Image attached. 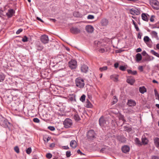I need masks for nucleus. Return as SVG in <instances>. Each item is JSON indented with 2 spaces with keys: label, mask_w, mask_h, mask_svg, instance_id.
<instances>
[{
  "label": "nucleus",
  "mask_w": 159,
  "mask_h": 159,
  "mask_svg": "<svg viewBox=\"0 0 159 159\" xmlns=\"http://www.w3.org/2000/svg\"><path fill=\"white\" fill-rule=\"evenodd\" d=\"M48 129L51 131H54L55 130V128L54 127L52 126H49L48 127Z\"/></svg>",
  "instance_id": "603ef678"
},
{
  "label": "nucleus",
  "mask_w": 159,
  "mask_h": 159,
  "mask_svg": "<svg viewBox=\"0 0 159 159\" xmlns=\"http://www.w3.org/2000/svg\"><path fill=\"white\" fill-rule=\"evenodd\" d=\"M121 150L123 152L127 153L129 152L130 150V148L128 146L125 145L122 147Z\"/></svg>",
  "instance_id": "4468645a"
},
{
  "label": "nucleus",
  "mask_w": 159,
  "mask_h": 159,
  "mask_svg": "<svg viewBox=\"0 0 159 159\" xmlns=\"http://www.w3.org/2000/svg\"><path fill=\"white\" fill-rule=\"evenodd\" d=\"M93 106L92 104L89 102V100L87 99L86 102L85 107L87 108H91Z\"/></svg>",
  "instance_id": "bb28decb"
},
{
  "label": "nucleus",
  "mask_w": 159,
  "mask_h": 159,
  "mask_svg": "<svg viewBox=\"0 0 159 159\" xmlns=\"http://www.w3.org/2000/svg\"><path fill=\"white\" fill-rule=\"evenodd\" d=\"M135 141L137 144L139 146H141L142 145V143L141 142L139 139L138 138H136L135 139Z\"/></svg>",
  "instance_id": "2f4dec72"
},
{
  "label": "nucleus",
  "mask_w": 159,
  "mask_h": 159,
  "mask_svg": "<svg viewBox=\"0 0 159 159\" xmlns=\"http://www.w3.org/2000/svg\"><path fill=\"white\" fill-rule=\"evenodd\" d=\"M94 18V16L93 15H89L87 16L88 19H92Z\"/></svg>",
  "instance_id": "3c124183"
},
{
  "label": "nucleus",
  "mask_w": 159,
  "mask_h": 159,
  "mask_svg": "<svg viewBox=\"0 0 159 159\" xmlns=\"http://www.w3.org/2000/svg\"><path fill=\"white\" fill-rule=\"evenodd\" d=\"M152 29L156 28H159V23H157L155 25H154L152 27Z\"/></svg>",
  "instance_id": "37998d69"
},
{
  "label": "nucleus",
  "mask_w": 159,
  "mask_h": 159,
  "mask_svg": "<svg viewBox=\"0 0 159 159\" xmlns=\"http://www.w3.org/2000/svg\"><path fill=\"white\" fill-rule=\"evenodd\" d=\"M73 124V122L71 119L66 118L63 122V125L65 128H68L71 127Z\"/></svg>",
  "instance_id": "20e7f679"
},
{
  "label": "nucleus",
  "mask_w": 159,
  "mask_h": 159,
  "mask_svg": "<svg viewBox=\"0 0 159 159\" xmlns=\"http://www.w3.org/2000/svg\"><path fill=\"white\" fill-rule=\"evenodd\" d=\"M136 103L135 101L132 99L129 100L127 105L129 107L134 106L136 105Z\"/></svg>",
  "instance_id": "dca6fc26"
},
{
  "label": "nucleus",
  "mask_w": 159,
  "mask_h": 159,
  "mask_svg": "<svg viewBox=\"0 0 159 159\" xmlns=\"http://www.w3.org/2000/svg\"><path fill=\"white\" fill-rule=\"evenodd\" d=\"M40 40L41 42L44 44L48 43L49 40L48 36L46 34L43 35L41 36Z\"/></svg>",
  "instance_id": "6e6552de"
},
{
  "label": "nucleus",
  "mask_w": 159,
  "mask_h": 159,
  "mask_svg": "<svg viewBox=\"0 0 159 159\" xmlns=\"http://www.w3.org/2000/svg\"><path fill=\"white\" fill-rule=\"evenodd\" d=\"M147 15V14L145 13H143L141 16L142 19L146 21H148V19Z\"/></svg>",
  "instance_id": "cd10ccee"
},
{
  "label": "nucleus",
  "mask_w": 159,
  "mask_h": 159,
  "mask_svg": "<svg viewBox=\"0 0 159 159\" xmlns=\"http://www.w3.org/2000/svg\"><path fill=\"white\" fill-rule=\"evenodd\" d=\"M3 11L1 9H0V17L2 15Z\"/></svg>",
  "instance_id": "338daca9"
},
{
  "label": "nucleus",
  "mask_w": 159,
  "mask_h": 159,
  "mask_svg": "<svg viewBox=\"0 0 159 159\" xmlns=\"http://www.w3.org/2000/svg\"><path fill=\"white\" fill-rule=\"evenodd\" d=\"M138 38L139 39H141V36L140 33H139L138 34Z\"/></svg>",
  "instance_id": "774afa93"
},
{
  "label": "nucleus",
  "mask_w": 159,
  "mask_h": 159,
  "mask_svg": "<svg viewBox=\"0 0 159 159\" xmlns=\"http://www.w3.org/2000/svg\"><path fill=\"white\" fill-rule=\"evenodd\" d=\"M119 66V64L118 63H116L114 64V66L115 68H117Z\"/></svg>",
  "instance_id": "052dcab7"
},
{
  "label": "nucleus",
  "mask_w": 159,
  "mask_h": 159,
  "mask_svg": "<svg viewBox=\"0 0 159 159\" xmlns=\"http://www.w3.org/2000/svg\"><path fill=\"white\" fill-rule=\"evenodd\" d=\"M0 125L3 127L9 128L10 123L7 119L0 115Z\"/></svg>",
  "instance_id": "7ed1b4c3"
},
{
  "label": "nucleus",
  "mask_w": 159,
  "mask_h": 159,
  "mask_svg": "<svg viewBox=\"0 0 159 159\" xmlns=\"http://www.w3.org/2000/svg\"><path fill=\"white\" fill-rule=\"evenodd\" d=\"M94 47L99 52L102 53L106 50L105 43L100 41H95L94 42Z\"/></svg>",
  "instance_id": "f257e3e1"
},
{
  "label": "nucleus",
  "mask_w": 159,
  "mask_h": 159,
  "mask_svg": "<svg viewBox=\"0 0 159 159\" xmlns=\"http://www.w3.org/2000/svg\"><path fill=\"white\" fill-rule=\"evenodd\" d=\"M126 81L128 83L132 85L134 83L135 80L134 78L129 77L127 79Z\"/></svg>",
  "instance_id": "aec40b11"
},
{
  "label": "nucleus",
  "mask_w": 159,
  "mask_h": 159,
  "mask_svg": "<svg viewBox=\"0 0 159 159\" xmlns=\"http://www.w3.org/2000/svg\"><path fill=\"white\" fill-rule=\"evenodd\" d=\"M148 139L145 138L144 139H143L142 140V143L144 144H146L148 143Z\"/></svg>",
  "instance_id": "79ce46f5"
},
{
  "label": "nucleus",
  "mask_w": 159,
  "mask_h": 159,
  "mask_svg": "<svg viewBox=\"0 0 159 159\" xmlns=\"http://www.w3.org/2000/svg\"><path fill=\"white\" fill-rule=\"evenodd\" d=\"M88 67L85 65H82L81 67V70L82 72L86 73L88 70Z\"/></svg>",
  "instance_id": "2eb2a0df"
},
{
  "label": "nucleus",
  "mask_w": 159,
  "mask_h": 159,
  "mask_svg": "<svg viewBox=\"0 0 159 159\" xmlns=\"http://www.w3.org/2000/svg\"><path fill=\"white\" fill-rule=\"evenodd\" d=\"M128 73L129 74L133 75H136L137 74V71L136 70L132 71L131 70L127 69V70Z\"/></svg>",
  "instance_id": "a878e982"
},
{
  "label": "nucleus",
  "mask_w": 159,
  "mask_h": 159,
  "mask_svg": "<svg viewBox=\"0 0 159 159\" xmlns=\"http://www.w3.org/2000/svg\"><path fill=\"white\" fill-rule=\"evenodd\" d=\"M150 3L151 5L155 9L158 10L159 9V2L157 0H150Z\"/></svg>",
  "instance_id": "39448f33"
},
{
  "label": "nucleus",
  "mask_w": 159,
  "mask_h": 159,
  "mask_svg": "<svg viewBox=\"0 0 159 159\" xmlns=\"http://www.w3.org/2000/svg\"><path fill=\"white\" fill-rule=\"evenodd\" d=\"M33 121L34 122L37 123H39L40 121L39 119L37 118H34Z\"/></svg>",
  "instance_id": "09e8293b"
},
{
  "label": "nucleus",
  "mask_w": 159,
  "mask_h": 159,
  "mask_svg": "<svg viewBox=\"0 0 159 159\" xmlns=\"http://www.w3.org/2000/svg\"><path fill=\"white\" fill-rule=\"evenodd\" d=\"M126 68L124 66H120L119 69L122 71H125L126 70Z\"/></svg>",
  "instance_id": "49530a36"
},
{
  "label": "nucleus",
  "mask_w": 159,
  "mask_h": 159,
  "mask_svg": "<svg viewBox=\"0 0 159 159\" xmlns=\"http://www.w3.org/2000/svg\"><path fill=\"white\" fill-rule=\"evenodd\" d=\"M150 52L152 54H153L154 55L156 56V57H159V54L158 53L155 52L154 50H151Z\"/></svg>",
  "instance_id": "72a5a7b5"
},
{
  "label": "nucleus",
  "mask_w": 159,
  "mask_h": 159,
  "mask_svg": "<svg viewBox=\"0 0 159 159\" xmlns=\"http://www.w3.org/2000/svg\"><path fill=\"white\" fill-rule=\"evenodd\" d=\"M154 142L156 147L159 148V138L156 137L154 139Z\"/></svg>",
  "instance_id": "412c9836"
},
{
  "label": "nucleus",
  "mask_w": 159,
  "mask_h": 159,
  "mask_svg": "<svg viewBox=\"0 0 159 159\" xmlns=\"http://www.w3.org/2000/svg\"><path fill=\"white\" fill-rule=\"evenodd\" d=\"M70 145L72 148H75L77 147V143L75 140H72L70 141Z\"/></svg>",
  "instance_id": "a211bd4d"
},
{
  "label": "nucleus",
  "mask_w": 159,
  "mask_h": 159,
  "mask_svg": "<svg viewBox=\"0 0 159 159\" xmlns=\"http://www.w3.org/2000/svg\"><path fill=\"white\" fill-rule=\"evenodd\" d=\"M51 137L49 136L47 137H44L43 138L44 141H46L47 142H48L51 139Z\"/></svg>",
  "instance_id": "de8ad7c7"
},
{
  "label": "nucleus",
  "mask_w": 159,
  "mask_h": 159,
  "mask_svg": "<svg viewBox=\"0 0 159 159\" xmlns=\"http://www.w3.org/2000/svg\"><path fill=\"white\" fill-rule=\"evenodd\" d=\"M129 13L133 15H138L140 14L139 11L136 8H132L129 10Z\"/></svg>",
  "instance_id": "1a4fd4ad"
},
{
  "label": "nucleus",
  "mask_w": 159,
  "mask_h": 159,
  "mask_svg": "<svg viewBox=\"0 0 159 159\" xmlns=\"http://www.w3.org/2000/svg\"><path fill=\"white\" fill-rule=\"evenodd\" d=\"M86 96L84 94H83L80 98V100L82 102H84Z\"/></svg>",
  "instance_id": "e433bc0d"
},
{
  "label": "nucleus",
  "mask_w": 159,
  "mask_h": 159,
  "mask_svg": "<svg viewBox=\"0 0 159 159\" xmlns=\"http://www.w3.org/2000/svg\"><path fill=\"white\" fill-rule=\"evenodd\" d=\"M46 157L48 159H50L52 158V155L50 153H48L46 155Z\"/></svg>",
  "instance_id": "c03bdc74"
},
{
  "label": "nucleus",
  "mask_w": 159,
  "mask_h": 159,
  "mask_svg": "<svg viewBox=\"0 0 159 159\" xmlns=\"http://www.w3.org/2000/svg\"><path fill=\"white\" fill-rule=\"evenodd\" d=\"M55 144L54 143H52L50 145V147H51V148H53L55 146Z\"/></svg>",
  "instance_id": "69168bd1"
},
{
  "label": "nucleus",
  "mask_w": 159,
  "mask_h": 159,
  "mask_svg": "<svg viewBox=\"0 0 159 159\" xmlns=\"http://www.w3.org/2000/svg\"><path fill=\"white\" fill-rule=\"evenodd\" d=\"M135 59L136 61L138 62L140 61L142 59L141 54L139 53H137L136 55Z\"/></svg>",
  "instance_id": "4be33fe9"
},
{
  "label": "nucleus",
  "mask_w": 159,
  "mask_h": 159,
  "mask_svg": "<svg viewBox=\"0 0 159 159\" xmlns=\"http://www.w3.org/2000/svg\"><path fill=\"white\" fill-rule=\"evenodd\" d=\"M107 66H103L102 67H100L99 68V70L101 72H102L103 71L106 70H107Z\"/></svg>",
  "instance_id": "f704fd0d"
},
{
  "label": "nucleus",
  "mask_w": 159,
  "mask_h": 159,
  "mask_svg": "<svg viewBox=\"0 0 159 159\" xmlns=\"http://www.w3.org/2000/svg\"><path fill=\"white\" fill-rule=\"evenodd\" d=\"M155 17V16H154L152 15L151 16L150 19V20L151 22H153L154 21V18Z\"/></svg>",
  "instance_id": "4d7b16f0"
},
{
  "label": "nucleus",
  "mask_w": 159,
  "mask_h": 159,
  "mask_svg": "<svg viewBox=\"0 0 159 159\" xmlns=\"http://www.w3.org/2000/svg\"><path fill=\"white\" fill-rule=\"evenodd\" d=\"M139 90L141 93L143 94L147 91V89L144 86H143L139 88Z\"/></svg>",
  "instance_id": "5701e85b"
},
{
  "label": "nucleus",
  "mask_w": 159,
  "mask_h": 159,
  "mask_svg": "<svg viewBox=\"0 0 159 159\" xmlns=\"http://www.w3.org/2000/svg\"><path fill=\"white\" fill-rule=\"evenodd\" d=\"M22 41L24 42H26L28 41V38L26 36H25L22 39Z\"/></svg>",
  "instance_id": "ea45409f"
},
{
  "label": "nucleus",
  "mask_w": 159,
  "mask_h": 159,
  "mask_svg": "<svg viewBox=\"0 0 159 159\" xmlns=\"http://www.w3.org/2000/svg\"><path fill=\"white\" fill-rule=\"evenodd\" d=\"M73 118L76 121H78L80 120V118L79 116L76 113L74 114Z\"/></svg>",
  "instance_id": "c756f323"
},
{
  "label": "nucleus",
  "mask_w": 159,
  "mask_h": 159,
  "mask_svg": "<svg viewBox=\"0 0 159 159\" xmlns=\"http://www.w3.org/2000/svg\"><path fill=\"white\" fill-rule=\"evenodd\" d=\"M110 78L115 82L118 81V75H111L110 76Z\"/></svg>",
  "instance_id": "f3484780"
},
{
  "label": "nucleus",
  "mask_w": 159,
  "mask_h": 159,
  "mask_svg": "<svg viewBox=\"0 0 159 159\" xmlns=\"http://www.w3.org/2000/svg\"><path fill=\"white\" fill-rule=\"evenodd\" d=\"M49 20L50 21H52L54 22H55L56 21V20L54 19L50 18Z\"/></svg>",
  "instance_id": "e2e57ef3"
},
{
  "label": "nucleus",
  "mask_w": 159,
  "mask_h": 159,
  "mask_svg": "<svg viewBox=\"0 0 159 159\" xmlns=\"http://www.w3.org/2000/svg\"><path fill=\"white\" fill-rule=\"evenodd\" d=\"M99 124L101 127L104 126L106 124V121L102 116L99 119Z\"/></svg>",
  "instance_id": "ddd939ff"
},
{
  "label": "nucleus",
  "mask_w": 159,
  "mask_h": 159,
  "mask_svg": "<svg viewBox=\"0 0 159 159\" xmlns=\"http://www.w3.org/2000/svg\"><path fill=\"white\" fill-rule=\"evenodd\" d=\"M5 78V75L2 73H0V82L3 81Z\"/></svg>",
  "instance_id": "7c9ffc66"
},
{
  "label": "nucleus",
  "mask_w": 159,
  "mask_h": 159,
  "mask_svg": "<svg viewBox=\"0 0 159 159\" xmlns=\"http://www.w3.org/2000/svg\"><path fill=\"white\" fill-rule=\"evenodd\" d=\"M113 102L114 104H115L117 102V99L116 97V96H114L113 97Z\"/></svg>",
  "instance_id": "a18cd8bd"
},
{
  "label": "nucleus",
  "mask_w": 159,
  "mask_h": 159,
  "mask_svg": "<svg viewBox=\"0 0 159 159\" xmlns=\"http://www.w3.org/2000/svg\"><path fill=\"white\" fill-rule=\"evenodd\" d=\"M69 67L71 69H75L77 67V62L74 60H71L68 62Z\"/></svg>",
  "instance_id": "423d86ee"
},
{
  "label": "nucleus",
  "mask_w": 159,
  "mask_h": 159,
  "mask_svg": "<svg viewBox=\"0 0 159 159\" xmlns=\"http://www.w3.org/2000/svg\"><path fill=\"white\" fill-rule=\"evenodd\" d=\"M85 29L88 32L91 33L93 32L94 28L92 26L88 25L86 26Z\"/></svg>",
  "instance_id": "9b49d317"
},
{
  "label": "nucleus",
  "mask_w": 159,
  "mask_h": 159,
  "mask_svg": "<svg viewBox=\"0 0 159 159\" xmlns=\"http://www.w3.org/2000/svg\"><path fill=\"white\" fill-rule=\"evenodd\" d=\"M152 159H159V158L158 156H154L152 157Z\"/></svg>",
  "instance_id": "bf43d9fd"
},
{
  "label": "nucleus",
  "mask_w": 159,
  "mask_h": 159,
  "mask_svg": "<svg viewBox=\"0 0 159 159\" xmlns=\"http://www.w3.org/2000/svg\"><path fill=\"white\" fill-rule=\"evenodd\" d=\"M70 32L73 34H76L80 33V29L76 27H72L70 29Z\"/></svg>",
  "instance_id": "9d476101"
},
{
  "label": "nucleus",
  "mask_w": 159,
  "mask_h": 159,
  "mask_svg": "<svg viewBox=\"0 0 159 159\" xmlns=\"http://www.w3.org/2000/svg\"><path fill=\"white\" fill-rule=\"evenodd\" d=\"M144 42L146 43H147V42H149L150 40L149 37L148 36H145L143 39Z\"/></svg>",
  "instance_id": "473e14b6"
},
{
  "label": "nucleus",
  "mask_w": 159,
  "mask_h": 159,
  "mask_svg": "<svg viewBox=\"0 0 159 159\" xmlns=\"http://www.w3.org/2000/svg\"><path fill=\"white\" fill-rule=\"evenodd\" d=\"M150 34L153 38H157L158 37L157 33L154 31H151Z\"/></svg>",
  "instance_id": "c85d7f7f"
},
{
  "label": "nucleus",
  "mask_w": 159,
  "mask_h": 159,
  "mask_svg": "<svg viewBox=\"0 0 159 159\" xmlns=\"http://www.w3.org/2000/svg\"><path fill=\"white\" fill-rule=\"evenodd\" d=\"M152 59H151V57L147 54V56L146 57V59L148 61H150L154 59V57H152Z\"/></svg>",
  "instance_id": "c9c22d12"
},
{
  "label": "nucleus",
  "mask_w": 159,
  "mask_h": 159,
  "mask_svg": "<svg viewBox=\"0 0 159 159\" xmlns=\"http://www.w3.org/2000/svg\"><path fill=\"white\" fill-rule=\"evenodd\" d=\"M134 26L137 31H138L139 30V29L137 24H136V25H134Z\"/></svg>",
  "instance_id": "13d9d810"
},
{
  "label": "nucleus",
  "mask_w": 159,
  "mask_h": 159,
  "mask_svg": "<svg viewBox=\"0 0 159 159\" xmlns=\"http://www.w3.org/2000/svg\"><path fill=\"white\" fill-rule=\"evenodd\" d=\"M138 69L141 71H143V66H139L138 67Z\"/></svg>",
  "instance_id": "6e6d98bb"
},
{
  "label": "nucleus",
  "mask_w": 159,
  "mask_h": 159,
  "mask_svg": "<svg viewBox=\"0 0 159 159\" xmlns=\"http://www.w3.org/2000/svg\"><path fill=\"white\" fill-rule=\"evenodd\" d=\"M117 139L121 143H125L126 141V138L123 136H118L117 138Z\"/></svg>",
  "instance_id": "b1692460"
},
{
  "label": "nucleus",
  "mask_w": 159,
  "mask_h": 159,
  "mask_svg": "<svg viewBox=\"0 0 159 159\" xmlns=\"http://www.w3.org/2000/svg\"><path fill=\"white\" fill-rule=\"evenodd\" d=\"M95 135L94 131L92 129L88 131L87 136L88 139L91 140L95 137Z\"/></svg>",
  "instance_id": "0eeeda50"
},
{
  "label": "nucleus",
  "mask_w": 159,
  "mask_h": 159,
  "mask_svg": "<svg viewBox=\"0 0 159 159\" xmlns=\"http://www.w3.org/2000/svg\"><path fill=\"white\" fill-rule=\"evenodd\" d=\"M141 51H142L141 49L140 48H139L137 49L136 52H141Z\"/></svg>",
  "instance_id": "680f3d73"
},
{
  "label": "nucleus",
  "mask_w": 159,
  "mask_h": 159,
  "mask_svg": "<svg viewBox=\"0 0 159 159\" xmlns=\"http://www.w3.org/2000/svg\"><path fill=\"white\" fill-rule=\"evenodd\" d=\"M108 22V20L106 19H103L102 20L101 23L103 26L107 25Z\"/></svg>",
  "instance_id": "393cba45"
},
{
  "label": "nucleus",
  "mask_w": 159,
  "mask_h": 159,
  "mask_svg": "<svg viewBox=\"0 0 159 159\" xmlns=\"http://www.w3.org/2000/svg\"><path fill=\"white\" fill-rule=\"evenodd\" d=\"M77 152L78 154H80L81 155H84V154L83 153L80 149H78L77 151Z\"/></svg>",
  "instance_id": "5fc2aeb1"
},
{
  "label": "nucleus",
  "mask_w": 159,
  "mask_h": 159,
  "mask_svg": "<svg viewBox=\"0 0 159 159\" xmlns=\"http://www.w3.org/2000/svg\"><path fill=\"white\" fill-rule=\"evenodd\" d=\"M14 150L17 153L20 152L19 148L17 146H16L14 148Z\"/></svg>",
  "instance_id": "58836bf2"
},
{
  "label": "nucleus",
  "mask_w": 159,
  "mask_h": 159,
  "mask_svg": "<svg viewBox=\"0 0 159 159\" xmlns=\"http://www.w3.org/2000/svg\"><path fill=\"white\" fill-rule=\"evenodd\" d=\"M75 82L76 86L80 89L83 88L85 85L84 79L80 77L76 78L75 79Z\"/></svg>",
  "instance_id": "f03ea898"
},
{
  "label": "nucleus",
  "mask_w": 159,
  "mask_h": 159,
  "mask_svg": "<svg viewBox=\"0 0 159 159\" xmlns=\"http://www.w3.org/2000/svg\"><path fill=\"white\" fill-rule=\"evenodd\" d=\"M68 100L71 102L76 101L75 95V94L70 95L68 97Z\"/></svg>",
  "instance_id": "6ab92c4d"
},
{
  "label": "nucleus",
  "mask_w": 159,
  "mask_h": 159,
  "mask_svg": "<svg viewBox=\"0 0 159 159\" xmlns=\"http://www.w3.org/2000/svg\"><path fill=\"white\" fill-rule=\"evenodd\" d=\"M31 148L30 147L28 148L26 150V152L28 154H30L31 153Z\"/></svg>",
  "instance_id": "a19ab883"
},
{
  "label": "nucleus",
  "mask_w": 159,
  "mask_h": 159,
  "mask_svg": "<svg viewBox=\"0 0 159 159\" xmlns=\"http://www.w3.org/2000/svg\"><path fill=\"white\" fill-rule=\"evenodd\" d=\"M23 31V29H22L20 28L19 29H18L17 31L16 32V34H19L20 32H21Z\"/></svg>",
  "instance_id": "864d4df0"
},
{
  "label": "nucleus",
  "mask_w": 159,
  "mask_h": 159,
  "mask_svg": "<svg viewBox=\"0 0 159 159\" xmlns=\"http://www.w3.org/2000/svg\"><path fill=\"white\" fill-rule=\"evenodd\" d=\"M37 49L38 50L41 51L43 48V47L41 45H37Z\"/></svg>",
  "instance_id": "4c0bfd02"
},
{
  "label": "nucleus",
  "mask_w": 159,
  "mask_h": 159,
  "mask_svg": "<svg viewBox=\"0 0 159 159\" xmlns=\"http://www.w3.org/2000/svg\"><path fill=\"white\" fill-rule=\"evenodd\" d=\"M66 155L67 157H69L70 155V151H68L66 152Z\"/></svg>",
  "instance_id": "8fccbe9b"
},
{
  "label": "nucleus",
  "mask_w": 159,
  "mask_h": 159,
  "mask_svg": "<svg viewBox=\"0 0 159 159\" xmlns=\"http://www.w3.org/2000/svg\"><path fill=\"white\" fill-rule=\"evenodd\" d=\"M148 45V46L150 48L152 46V44L151 43H149V42H147V43H146Z\"/></svg>",
  "instance_id": "0e129e2a"
},
{
  "label": "nucleus",
  "mask_w": 159,
  "mask_h": 159,
  "mask_svg": "<svg viewBox=\"0 0 159 159\" xmlns=\"http://www.w3.org/2000/svg\"><path fill=\"white\" fill-rule=\"evenodd\" d=\"M15 11L13 9H9L7 12L6 13V15L8 18H11L12 17Z\"/></svg>",
  "instance_id": "f8f14e48"
}]
</instances>
